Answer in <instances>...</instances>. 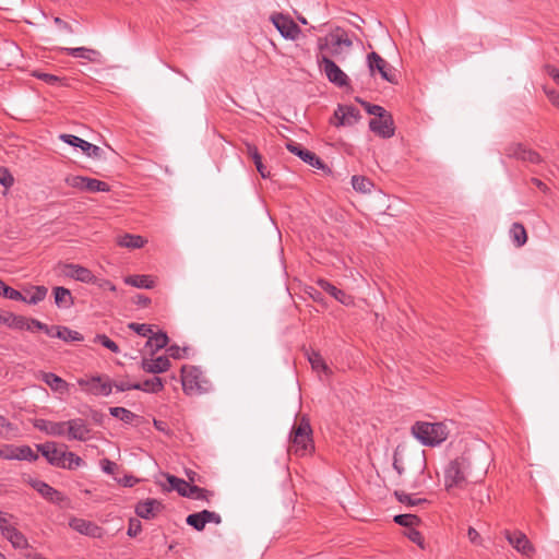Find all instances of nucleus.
Returning <instances> with one entry per match:
<instances>
[{
    "instance_id": "15",
    "label": "nucleus",
    "mask_w": 559,
    "mask_h": 559,
    "mask_svg": "<svg viewBox=\"0 0 559 559\" xmlns=\"http://www.w3.org/2000/svg\"><path fill=\"white\" fill-rule=\"evenodd\" d=\"M369 128L383 139H389L394 135V121L390 112H385L379 118H372L369 121Z\"/></svg>"
},
{
    "instance_id": "34",
    "label": "nucleus",
    "mask_w": 559,
    "mask_h": 559,
    "mask_svg": "<svg viewBox=\"0 0 559 559\" xmlns=\"http://www.w3.org/2000/svg\"><path fill=\"white\" fill-rule=\"evenodd\" d=\"M124 283L136 288L145 289H150L154 286V281L148 275H129L124 277Z\"/></svg>"
},
{
    "instance_id": "55",
    "label": "nucleus",
    "mask_w": 559,
    "mask_h": 559,
    "mask_svg": "<svg viewBox=\"0 0 559 559\" xmlns=\"http://www.w3.org/2000/svg\"><path fill=\"white\" fill-rule=\"evenodd\" d=\"M142 531V524L138 519H130L129 520V526H128V536L135 537L138 534H140Z\"/></svg>"
},
{
    "instance_id": "56",
    "label": "nucleus",
    "mask_w": 559,
    "mask_h": 559,
    "mask_svg": "<svg viewBox=\"0 0 559 559\" xmlns=\"http://www.w3.org/2000/svg\"><path fill=\"white\" fill-rule=\"evenodd\" d=\"M188 350L187 347H183L181 348L180 346L174 344V345H170L168 348H167V353L169 354L170 357H173L174 359H181L183 358V354H186Z\"/></svg>"
},
{
    "instance_id": "38",
    "label": "nucleus",
    "mask_w": 559,
    "mask_h": 559,
    "mask_svg": "<svg viewBox=\"0 0 559 559\" xmlns=\"http://www.w3.org/2000/svg\"><path fill=\"white\" fill-rule=\"evenodd\" d=\"M213 496L214 493L212 491L195 485H190L187 493V498L194 500H205L207 502L210 501V498Z\"/></svg>"
},
{
    "instance_id": "51",
    "label": "nucleus",
    "mask_w": 559,
    "mask_h": 559,
    "mask_svg": "<svg viewBox=\"0 0 559 559\" xmlns=\"http://www.w3.org/2000/svg\"><path fill=\"white\" fill-rule=\"evenodd\" d=\"M357 102H359L361 105H364L366 111L369 115H373L374 118H379L382 115H384L385 112H388L383 107H381L379 105L369 104L367 102L361 100L360 98H357Z\"/></svg>"
},
{
    "instance_id": "60",
    "label": "nucleus",
    "mask_w": 559,
    "mask_h": 559,
    "mask_svg": "<svg viewBox=\"0 0 559 559\" xmlns=\"http://www.w3.org/2000/svg\"><path fill=\"white\" fill-rule=\"evenodd\" d=\"M203 515L206 518L207 523L221 524L222 522L221 515L216 512L203 510Z\"/></svg>"
},
{
    "instance_id": "23",
    "label": "nucleus",
    "mask_w": 559,
    "mask_h": 559,
    "mask_svg": "<svg viewBox=\"0 0 559 559\" xmlns=\"http://www.w3.org/2000/svg\"><path fill=\"white\" fill-rule=\"evenodd\" d=\"M32 487L36 491H38L45 499L52 503L59 504L66 500V497L60 491H58L57 489H55L45 481L34 480L32 481Z\"/></svg>"
},
{
    "instance_id": "53",
    "label": "nucleus",
    "mask_w": 559,
    "mask_h": 559,
    "mask_svg": "<svg viewBox=\"0 0 559 559\" xmlns=\"http://www.w3.org/2000/svg\"><path fill=\"white\" fill-rule=\"evenodd\" d=\"M14 183V178L10 170L5 167H0V185L4 188H10Z\"/></svg>"
},
{
    "instance_id": "21",
    "label": "nucleus",
    "mask_w": 559,
    "mask_h": 559,
    "mask_svg": "<svg viewBox=\"0 0 559 559\" xmlns=\"http://www.w3.org/2000/svg\"><path fill=\"white\" fill-rule=\"evenodd\" d=\"M62 273L71 278H74L76 281H80L82 283H93L96 282V277L93 275V273L79 264H64L62 266Z\"/></svg>"
},
{
    "instance_id": "22",
    "label": "nucleus",
    "mask_w": 559,
    "mask_h": 559,
    "mask_svg": "<svg viewBox=\"0 0 559 559\" xmlns=\"http://www.w3.org/2000/svg\"><path fill=\"white\" fill-rule=\"evenodd\" d=\"M171 364L167 356H159L156 359L143 358L141 368L147 373H163L170 368Z\"/></svg>"
},
{
    "instance_id": "1",
    "label": "nucleus",
    "mask_w": 559,
    "mask_h": 559,
    "mask_svg": "<svg viewBox=\"0 0 559 559\" xmlns=\"http://www.w3.org/2000/svg\"><path fill=\"white\" fill-rule=\"evenodd\" d=\"M289 442L288 452L297 456H305L313 452L312 429L306 417H302L298 424L293 426Z\"/></svg>"
},
{
    "instance_id": "57",
    "label": "nucleus",
    "mask_w": 559,
    "mask_h": 559,
    "mask_svg": "<svg viewBox=\"0 0 559 559\" xmlns=\"http://www.w3.org/2000/svg\"><path fill=\"white\" fill-rule=\"evenodd\" d=\"M112 388H116V390L119 392H124L129 390H136L139 386L136 382L132 383L129 381H118L112 383Z\"/></svg>"
},
{
    "instance_id": "13",
    "label": "nucleus",
    "mask_w": 559,
    "mask_h": 559,
    "mask_svg": "<svg viewBox=\"0 0 559 559\" xmlns=\"http://www.w3.org/2000/svg\"><path fill=\"white\" fill-rule=\"evenodd\" d=\"M0 456L5 460H20L34 462L38 459V454L32 450L29 445H7L0 451Z\"/></svg>"
},
{
    "instance_id": "37",
    "label": "nucleus",
    "mask_w": 559,
    "mask_h": 559,
    "mask_svg": "<svg viewBox=\"0 0 559 559\" xmlns=\"http://www.w3.org/2000/svg\"><path fill=\"white\" fill-rule=\"evenodd\" d=\"M56 337L67 343L82 342L84 340L81 333H79L78 331H73L67 326H61L60 329H57Z\"/></svg>"
},
{
    "instance_id": "12",
    "label": "nucleus",
    "mask_w": 559,
    "mask_h": 559,
    "mask_svg": "<svg viewBox=\"0 0 559 559\" xmlns=\"http://www.w3.org/2000/svg\"><path fill=\"white\" fill-rule=\"evenodd\" d=\"M59 139L74 147H79L86 156L100 159L103 157L104 151L97 146L94 145L76 135L73 134H60Z\"/></svg>"
},
{
    "instance_id": "28",
    "label": "nucleus",
    "mask_w": 559,
    "mask_h": 559,
    "mask_svg": "<svg viewBox=\"0 0 559 559\" xmlns=\"http://www.w3.org/2000/svg\"><path fill=\"white\" fill-rule=\"evenodd\" d=\"M169 342L167 334L163 331L151 333L148 336L145 347L151 349V355H154L157 350L165 348Z\"/></svg>"
},
{
    "instance_id": "11",
    "label": "nucleus",
    "mask_w": 559,
    "mask_h": 559,
    "mask_svg": "<svg viewBox=\"0 0 559 559\" xmlns=\"http://www.w3.org/2000/svg\"><path fill=\"white\" fill-rule=\"evenodd\" d=\"M504 155L509 158H515L523 162H528L532 164H539L542 163L540 155L524 146L521 143H510L504 147Z\"/></svg>"
},
{
    "instance_id": "17",
    "label": "nucleus",
    "mask_w": 559,
    "mask_h": 559,
    "mask_svg": "<svg viewBox=\"0 0 559 559\" xmlns=\"http://www.w3.org/2000/svg\"><path fill=\"white\" fill-rule=\"evenodd\" d=\"M64 423L69 440L86 441L90 438L91 429L84 419L74 418Z\"/></svg>"
},
{
    "instance_id": "31",
    "label": "nucleus",
    "mask_w": 559,
    "mask_h": 559,
    "mask_svg": "<svg viewBox=\"0 0 559 559\" xmlns=\"http://www.w3.org/2000/svg\"><path fill=\"white\" fill-rule=\"evenodd\" d=\"M41 380L56 392H63L68 389V383L66 380L60 378L59 376L52 372H43Z\"/></svg>"
},
{
    "instance_id": "49",
    "label": "nucleus",
    "mask_w": 559,
    "mask_h": 559,
    "mask_svg": "<svg viewBox=\"0 0 559 559\" xmlns=\"http://www.w3.org/2000/svg\"><path fill=\"white\" fill-rule=\"evenodd\" d=\"M336 31H341V34L332 35V47H340L342 45L348 48L352 47L353 43L348 38L347 34L341 28H336Z\"/></svg>"
},
{
    "instance_id": "7",
    "label": "nucleus",
    "mask_w": 559,
    "mask_h": 559,
    "mask_svg": "<svg viewBox=\"0 0 559 559\" xmlns=\"http://www.w3.org/2000/svg\"><path fill=\"white\" fill-rule=\"evenodd\" d=\"M270 21L285 39L295 40L299 37L301 31L294 20L283 13H274Z\"/></svg>"
},
{
    "instance_id": "64",
    "label": "nucleus",
    "mask_w": 559,
    "mask_h": 559,
    "mask_svg": "<svg viewBox=\"0 0 559 559\" xmlns=\"http://www.w3.org/2000/svg\"><path fill=\"white\" fill-rule=\"evenodd\" d=\"M546 73L556 82L559 83V70L552 66H546Z\"/></svg>"
},
{
    "instance_id": "52",
    "label": "nucleus",
    "mask_w": 559,
    "mask_h": 559,
    "mask_svg": "<svg viewBox=\"0 0 559 559\" xmlns=\"http://www.w3.org/2000/svg\"><path fill=\"white\" fill-rule=\"evenodd\" d=\"M33 76L46 82L49 85H57L61 81V79L55 74H50V73H46V72H41V71H37V70L33 72Z\"/></svg>"
},
{
    "instance_id": "30",
    "label": "nucleus",
    "mask_w": 559,
    "mask_h": 559,
    "mask_svg": "<svg viewBox=\"0 0 559 559\" xmlns=\"http://www.w3.org/2000/svg\"><path fill=\"white\" fill-rule=\"evenodd\" d=\"M47 292L48 289L45 286L32 287L31 289L26 290L25 294H23L21 301H24L28 305H37L46 298Z\"/></svg>"
},
{
    "instance_id": "6",
    "label": "nucleus",
    "mask_w": 559,
    "mask_h": 559,
    "mask_svg": "<svg viewBox=\"0 0 559 559\" xmlns=\"http://www.w3.org/2000/svg\"><path fill=\"white\" fill-rule=\"evenodd\" d=\"M320 70L326 75L328 80L337 87L348 85V76L343 70L329 57L322 55L318 57Z\"/></svg>"
},
{
    "instance_id": "41",
    "label": "nucleus",
    "mask_w": 559,
    "mask_h": 559,
    "mask_svg": "<svg viewBox=\"0 0 559 559\" xmlns=\"http://www.w3.org/2000/svg\"><path fill=\"white\" fill-rule=\"evenodd\" d=\"M186 523L198 532L203 531L207 524L206 518L203 515V511L189 514L186 519Z\"/></svg>"
},
{
    "instance_id": "20",
    "label": "nucleus",
    "mask_w": 559,
    "mask_h": 559,
    "mask_svg": "<svg viewBox=\"0 0 559 559\" xmlns=\"http://www.w3.org/2000/svg\"><path fill=\"white\" fill-rule=\"evenodd\" d=\"M163 509V503L156 499L148 498L135 506V513L144 520L154 519Z\"/></svg>"
},
{
    "instance_id": "61",
    "label": "nucleus",
    "mask_w": 559,
    "mask_h": 559,
    "mask_svg": "<svg viewBox=\"0 0 559 559\" xmlns=\"http://www.w3.org/2000/svg\"><path fill=\"white\" fill-rule=\"evenodd\" d=\"M119 484H121L124 487H133L138 479L133 477L132 475H126L123 478H115Z\"/></svg>"
},
{
    "instance_id": "27",
    "label": "nucleus",
    "mask_w": 559,
    "mask_h": 559,
    "mask_svg": "<svg viewBox=\"0 0 559 559\" xmlns=\"http://www.w3.org/2000/svg\"><path fill=\"white\" fill-rule=\"evenodd\" d=\"M2 536L8 539L16 549L28 547V542L24 534L16 530L14 526H11L10 528H3Z\"/></svg>"
},
{
    "instance_id": "42",
    "label": "nucleus",
    "mask_w": 559,
    "mask_h": 559,
    "mask_svg": "<svg viewBox=\"0 0 559 559\" xmlns=\"http://www.w3.org/2000/svg\"><path fill=\"white\" fill-rule=\"evenodd\" d=\"M109 413L111 416L119 418L121 421L126 424H130L133 421L134 418H136V415L134 413L124 407H110Z\"/></svg>"
},
{
    "instance_id": "48",
    "label": "nucleus",
    "mask_w": 559,
    "mask_h": 559,
    "mask_svg": "<svg viewBox=\"0 0 559 559\" xmlns=\"http://www.w3.org/2000/svg\"><path fill=\"white\" fill-rule=\"evenodd\" d=\"M394 496L396 497L397 501L401 502V503H405L407 506H416V504H419V503H425L427 502L426 499H414L411 495L404 492V491H395L394 492Z\"/></svg>"
},
{
    "instance_id": "3",
    "label": "nucleus",
    "mask_w": 559,
    "mask_h": 559,
    "mask_svg": "<svg viewBox=\"0 0 559 559\" xmlns=\"http://www.w3.org/2000/svg\"><path fill=\"white\" fill-rule=\"evenodd\" d=\"M469 463L465 457H456L449 462L444 468V487L448 491L453 488H463L466 484Z\"/></svg>"
},
{
    "instance_id": "33",
    "label": "nucleus",
    "mask_w": 559,
    "mask_h": 559,
    "mask_svg": "<svg viewBox=\"0 0 559 559\" xmlns=\"http://www.w3.org/2000/svg\"><path fill=\"white\" fill-rule=\"evenodd\" d=\"M138 389L140 391L146 392V393H158L163 391L164 389V381L159 377H154L151 379H147L143 382H136Z\"/></svg>"
},
{
    "instance_id": "26",
    "label": "nucleus",
    "mask_w": 559,
    "mask_h": 559,
    "mask_svg": "<svg viewBox=\"0 0 559 559\" xmlns=\"http://www.w3.org/2000/svg\"><path fill=\"white\" fill-rule=\"evenodd\" d=\"M243 144L246 147L245 153L248 155V157H250L253 160L257 170L259 171L261 177L269 178L271 174L270 171L266 170L265 166L263 165L262 156L259 153L258 147L250 142H243Z\"/></svg>"
},
{
    "instance_id": "40",
    "label": "nucleus",
    "mask_w": 559,
    "mask_h": 559,
    "mask_svg": "<svg viewBox=\"0 0 559 559\" xmlns=\"http://www.w3.org/2000/svg\"><path fill=\"white\" fill-rule=\"evenodd\" d=\"M352 186L355 191L367 193L371 191L373 183L370 179L364 176H353L352 177Z\"/></svg>"
},
{
    "instance_id": "24",
    "label": "nucleus",
    "mask_w": 559,
    "mask_h": 559,
    "mask_svg": "<svg viewBox=\"0 0 559 559\" xmlns=\"http://www.w3.org/2000/svg\"><path fill=\"white\" fill-rule=\"evenodd\" d=\"M35 427L50 436L61 437L66 433V423L64 421H50L46 419H37L35 421Z\"/></svg>"
},
{
    "instance_id": "10",
    "label": "nucleus",
    "mask_w": 559,
    "mask_h": 559,
    "mask_svg": "<svg viewBox=\"0 0 559 559\" xmlns=\"http://www.w3.org/2000/svg\"><path fill=\"white\" fill-rule=\"evenodd\" d=\"M78 384L93 395L108 396L112 392V382L108 377L95 376L91 379H79Z\"/></svg>"
},
{
    "instance_id": "18",
    "label": "nucleus",
    "mask_w": 559,
    "mask_h": 559,
    "mask_svg": "<svg viewBox=\"0 0 559 559\" xmlns=\"http://www.w3.org/2000/svg\"><path fill=\"white\" fill-rule=\"evenodd\" d=\"M335 126H353L360 119V111L352 105H338L334 112Z\"/></svg>"
},
{
    "instance_id": "29",
    "label": "nucleus",
    "mask_w": 559,
    "mask_h": 559,
    "mask_svg": "<svg viewBox=\"0 0 559 559\" xmlns=\"http://www.w3.org/2000/svg\"><path fill=\"white\" fill-rule=\"evenodd\" d=\"M53 297L55 304L59 308H70L74 305V299L71 295V292L62 286H57L53 288Z\"/></svg>"
},
{
    "instance_id": "59",
    "label": "nucleus",
    "mask_w": 559,
    "mask_h": 559,
    "mask_svg": "<svg viewBox=\"0 0 559 559\" xmlns=\"http://www.w3.org/2000/svg\"><path fill=\"white\" fill-rule=\"evenodd\" d=\"M100 467L104 473L114 474V472L118 468V465L109 459H103L100 461Z\"/></svg>"
},
{
    "instance_id": "32",
    "label": "nucleus",
    "mask_w": 559,
    "mask_h": 559,
    "mask_svg": "<svg viewBox=\"0 0 559 559\" xmlns=\"http://www.w3.org/2000/svg\"><path fill=\"white\" fill-rule=\"evenodd\" d=\"M510 237L513 241V243L520 248L524 246L527 241V234L526 229L521 223H513L510 228Z\"/></svg>"
},
{
    "instance_id": "62",
    "label": "nucleus",
    "mask_w": 559,
    "mask_h": 559,
    "mask_svg": "<svg viewBox=\"0 0 559 559\" xmlns=\"http://www.w3.org/2000/svg\"><path fill=\"white\" fill-rule=\"evenodd\" d=\"M53 23H55V24H56L60 29H62V31H64V32H67V33H70V34H71V33H73V28H72V26H71L69 23L64 22L62 19H60V17L56 16V17L53 19Z\"/></svg>"
},
{
    "instance_id": "5",
    "label": "nucleus",
    "mask_w": 559,
    "mask_h": 559,
    "mask_svg": "<svg viewBox=\"0 0 559 559\" xmlns=\"http://www.w3.org/2000/svg\"><path fill=\"white\" fill-rule=\"evenodd\" d=\"M367 66L370 75L378 72L384 81L392 84L397 82L394 69L378 52L372 51L367 55Z\"/></svg>"
},
{
    "instance_id": "16",
    "label": "nucleus",
    "mask_w": 559,
    "mask_h": 559,
    "mask_svg": "<svg viewBox=\"0 0 559 559\" xmlns=\"http://www.w3.org/2000/svg\"><path fill=\"white\" fill-rule=\"evenodd\" d=\"M286 148L294 155L298 156L301 160H304L308 165H310L317 169L325 168V164L322 162V159L319 156H317L313 152L301 147L299 144H297L293 141H289L286 143Z\"/></svg>"
},
{
    "instance_id": "44",
    "label": "nucleus",
    "mask_w": 559,
    "mask_h": 559,
    "mask_svg": "<svg viewBox=\"0 0 559 559\" xmlns=\"http://www.w3.org/2000/svg\"><path fill=\"white\" fill-rule=\"evenodd\" d=\"M84 464V461L75 453L67 451L64 455V467L67 469H75Z\"/></svg>"
},
{
    "instance_id": "14",
    "label": "nucleus",
    "mask_w": 559,
    "mask_h": 559,
    "mask_svg": "<svg viewBox=\"0 0 559 559\" xmlns=\"http://www.w3.org/2000/svg\"><path fill=\"white\" fill-rule=\"evenodd\" d=\"M69 526L75 532L93 537V538H102L104 536V528L98 526L96 523L92 521H87L80 518H71L69 521Z\"/></svg>"
},
{
    "instance_id": "43",
    "label": "nucleus",
    "mask_w": 559,
    "mask_h": 559,
    "mask_svg": "<svg viewBox=\"0 0 559 559\" xmlns=\"http://www.w3.org/2000/svg\"><path fill=\"white\" fill-rule=\"evenodd\" d=\"M34 321H38L37 319H27L22 316H15L13 318L12 326L19 330L34 331L36 329L34 326Z\"/></svg>"
},
{
    "instance_id": "25",
    "label": "nucleus",
    "mask_w": 559,
    "mask_h": 559,
    "mask_svg": "<svg viewBox=\"0 0 559 559\" xmlns=\"http://www.w3.org/2000/svg\"><path fill=\"white\" fill-rule=\"evenodd\" d=\"M318 285L328 294H330L332 297H334L337 301H340L343 305H350L353 302V299L349 295H347L342 289L335 287L333 284L325 280H319Z\"/></svg>"
},
{
    "instance_id": "50",
    "label": "nucleus",
    "mask_w": 559,
    "mask_h": 559,
    "mask_svg": "<svg viewBox=\"0 0 559 559\" xmlns=\"http://www.w3.org/2000/svg\"><path fill=\"white\" fill-rule=\"evenodd\" d=\"M94 342L102 344L112 353H119L120 350L119 346L105 334H97L94 337Z\"/></svg>"
},
{
    "instance_id": "2",
    "label": "nucleus",
    "mask_w": 559,
    "mask_h": 559,
    "mask_svg": "<svg viewBox=\"0 0 559 559\" xmlns=\"http://www.w3.org/2000/svg\"><path fill=\"white\" fill-rule=\"evenodd\" d=\"M413 436L424 445L435 447L448 438V430L442 423L417 421L412 427Z\"/></svg>"
},
{
    "instance_id": "9",
    "label": "nucleus",
    "mask_w": 559,
    "mask_h": 559,
    "mask_svg": "<svg viewBox=\"0 0 559 559\" xmlns=\"http://www.w3.org/2000/svg\"><path fill=\"white\" fill-rule=\"evenodd\" d=\"M37 451L47 460V462L56 467H64V455L67 445H58L53 441H48L36 445Z\"/></svg>"
},
{
    "instance_id": "36",
    "label": "nucleus",
    "mask_w": 559,
    "mask_h": 559,
    "mask_svg": "<svg viewBox=\"0 0 559 559\" xmlns=\"http://www.w3.org/2000/svg\"><path fill=\"white\" fill-rule=\"evenodd\" d=\"M166 478L171 490H176L181 497H187L188 488L191 485L190 483L169 474H167Z\"/></svg>"
},
{
    "instance_id": "63",
    "label": "nucleus",
    "mask_w": 559,
    "mask_h": 559,
    "mask_svg": "<svg viewBox=\"0 0 559 559\" xmlns=\"http://www.w3.org/2000/svg\"><path fill=\"white\" fill-rule=\"evenodd\" d=\"M546 94H547L548 99L550 100V103L554 106L559 108V92L555 91V90H549V91L546 90Z\"/></svg>"
},
{
    "instance_id": "35",
    "label": "nucleus",
    "mask_w": 559,
    "mask_h": 559,
    "mask_svg": "<svg viewBox=\"0 0 559 559\" xmlns=\"http://www.w3.org/2000/svg\"><path fill=\"white\" fill-rule=\"evenodd\" d=\"M145 240L139 235L124 234L118 238V245L123 248L139 249L142 248Z\"/></svg>"
},
{
    "instance_id": "46",
    "label": "nucleus",
    "mask_w": 559,
    "mask_h": 559,
    "mask_svg": "<svg viewBox=\"0 0 559 559\" xmlns=\"http://www.w3.org/2000/svg\"><path fill=\"white\" fill-rule=\"evenodd\" d=\"M128 328L136 334L147 338L151 333H153V325L151 324L131 322L128 324Z\"/></svg>"
},
{
    "instance_id": "47",
    "label": "nucleus",
    "mask_w": 559,
    "mask_h": 559,
    "mask_svg": "<svg viewBox=\"0 0 559 559\" xmlns=\"http://www.w3.org/2000/svg\"><path fill=\"white\" fill-rule=\"evenodd\" d=\"M309 362L311 364V367L316 370H323L324 372L330 371L328 365L325 364L324 359L319 353H311V355H309Z\"/></svg>"
},
{
    "instance_id": "54",
    "label": "nucleus",
    "mask_w": 559,
    "mask_h": 559,
    "mask_svg": "<svg viewBox=\"0 0 559 559\" xmlns=\"http://www.w3.org/2000/svg\"><path fill=\"white\" fill-rule=\"evenodd\" d=\"M33 323L37 330L43 331L45 334H47L50 337H56L57 329L61 328L60 325H50L49 326L40 321H34Z\"/></svg>"
},
{
    "instance_id": "19",
    "label": "nucleus",
    "mask_w": 559,
    "mask_h": 559,
    "mask_svg": "<svg viewBox=\"0 0 559 559\" xmlns=\"http://www.w3.org/2000/svg\"><path fill=\"white\" fill-rule=\"evenodd\" d=\"M507 540L522 555L532 556L534 547L528 540L526 535L522 532L511 533L510 531L504 532Z\"/></svg>"
},
{
    "instance_id": "58",
    "label": "nucleus",
    "mask_w": 559,
    "mask_h": 559,
    "mask_svg": "<svg viewBox=\"0 0 559 559\" xmlns=\"http://www.w3.org/2000/svg\"><path fill=\"white\" fill-rule=\"evenodd\" d=\"M3 297L10 299V300H21L23 298V294L10 286H5V288H3V294H2Z\"/></svg>"
},
{
    "instance_id": "45",
    "label": "nucleus",
    "mask_w": 559,
    "mask_h": 559,
    "mask_svg": "<svg viewBox=\"0 0 559 559\" xmlns=\"http://www.w3.org/2000/svg\"><path fill=\"white\" fill-rule=\"evenodd\" d=\"M394 522L401 526L413 527L419 523V518L415 514H399L394 516Z\"/></svg>"
},
{
    "instance_id": "39",
    "label": "nucleus",
    "mask_w": 559,
    "mask_h": 559,
    "mask_svg": "<svg viewBox=\"0 0 559 559\" xmlns=\"http://www.w3.org/2000/svg\"><path fill=\"white\" fill-rule=\"evenodd\" d=\"M61 51L66 52L69 56L75 58H83L87 60H93V56L98 55V51L88 49L85 47H76V48H61Z\"/></svg>"
},
{
    "instance_id": "8",
    "label": "nucleus",
    "mask_w": 559,
    "mask_h": 559,
    "mask_svg": "<svg viewBox=\"0 0 559 559\" xmlns=\"http://www.w3.org/2000/svg\"><path fill=\"white\" fill-rule=\"evenodd\" d=\"M66 183L72 188L87 192H108L110 187L107 182L84 176H69Z\"/></svg>"
},
{
    "instance_id": "4",
    "label": "nucleus",
    "mask_w": 559,
    "mask_h": 559,
    "mask_svg": "<svg viewBox=\"0 0 559 559\" xmlns=\"http://www.w3.org/2000/svg\"><path fill=\"white\" fill-rule=\"evenodd\" d=\"M181 382L187 394H200L209 389V381L202 370L195 366H183L181 368Z\"/></svg>"
}]
</instances>
